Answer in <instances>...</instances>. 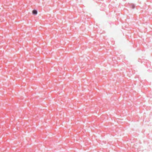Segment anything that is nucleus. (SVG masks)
<instances>
[{
    "mask_svg": "<svg viewBox=\"0 0 152 152\" xmlns=\"http://www.w3.org/2000/svg\"><path fill=\"white\" fill-rule=\"evenodd\" d=\"M32 13L34 15H36L37 13V11L36 10H34L32 11Z\"/></svg>",
    "mask_w": 152,
    "mask_h": 152,
    "instance_id": "f257e3e1",
    "label": "nucleus"
},
{
    "mask_svg": "<svg viewBox=\"0 0 152 152\" xmlns=\"http://www.w3.org/2000/svg\"><path fill=\"white\" fill-rule=\"evenodd\" d=\"M130 7L132 9H134L135 8V5L133 4H132L130 5Z\"/></svg>",
    "mask_w": 152,
    "mask_h": 152,
    "instance_id": "f03ea898",
    "label": "nucleus"
}]
</instances>
